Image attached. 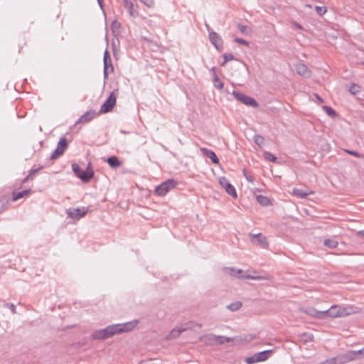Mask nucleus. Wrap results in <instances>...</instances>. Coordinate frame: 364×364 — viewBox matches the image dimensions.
I'll return each instance as SVG.
<instances>
[{
    "label": "nucleus",
    "mask_w": 364,
    "mask_h": 364,
    "mask_svg": "<svg viewBox=\"0 0 364 364\" xmlns=\"http://www.w3.org/2000/svg\"><path fill=\"white\" fill-rule=\"evenodd\" d=\"M121 331L118 325H110L104 329L95 331L92 336L94 339L105 340L114 335L120 333Z\"/></svg>",
    "instance_id": "f257e3e1"
},
{
    "label": "nucleus",
    "mask_w": 364,
    "mask_h": 364,
    "mask_svg": "<svg viewBox=\"0 0 364 364\" xmlns=\"http://www.w3.org/2000/svg\"><path fill=\"white\" fill-rule=\"evenodd\" d=\"M119 94V90L114 89L110 93L107 100L102 105L99 114H104L111 112L116 105L117 97Z\"/></svg>",
    "instance_id": "f03ea898"
},
{
    "label": "nucleus",
    "mask_w": 364,
    "mask_h": 364,
    "mask_svg": "<svg viewBox=\"0 0 364 364\" xmlns=\"http://www.w3.org/2000/svg\"><path fill=\"white\" fill-rule=\"evenodd\" d=\"M323 319L326 318L343 317L350 314L346 308H341L338 306L333 305L328 309L323 311Z\"/></svg>",
    "instance_id": "7ed1b4c3"
},
{
    "label": "nucleus",
    "mask_w": 364,
    "mask_h": 364,
    "mask_svg": "<svg viewBox=\"0 0 364 364\" xmlns=\"http://www.w3.org/2000/svg\"><path fill=\"white\" fill-rule=\"evenodd\" d=\"M177 182L173 179H168L156 186L154 194L159 196H164L171 189L176 187Z\"/></svg>",
    "instance_id": "20e7f679"
},
{
    "label": "nucleus",
    "mask_w": 364,
    "mask_h": 364,
    "mask_svg": "<svg viewBox=\"0 0 364 364\" xmlns=\"http://www.w3.org/2000/svg\"><path fill=\"white\" fill-rule=\"evenodd\" d=\"M232 95L240 102L245 105L257 108L259 106L258 102L252 97L247 96L242 92L233 91Z\"/></svg>",
    "instance_id": "39448f33"
},
{
    "label": "nucleus",
    "mask_w": 364,
    "mask_h": 364,
    "mask_svg": "<svg viewBox=\"0 0 364 364\" xmlns=\"http://www.w3.org/2000/svg\"><path fill=\"white\" fill-rule=\"evenodd\" d=\"M72 169L75 175L79 178L83 183H88L92 179V173L85 172L77 164H72Z\"/></svg>",
    "instance_id": "423d86ee"
},
{
    "label": "nucleus",
    "mask_w": 364,
    "mask_h": 364,
    "mask_svg": "<svg viewBox=\"0 0 364 364\" xmlns=\"http://www.w3.org/2000/svg\"><path fill=\"white\" fill-rule=\"evenodd\" d=\"M219 183L225 190L228 194L236 198L237 197L235 187L229 182L225 177L219 178Z\"/></svg>",
    "instance_id": "0eeeda50"
},
{
    "label": "nucleus",
    "mask_w": 364,
    "mask_h": 364,
    "mask_svg": "<svg viewBox=\"0 0 364 364\" xmlns=\"http://www.w3.org/2000/svg\"><path fill=\"white\" fill-rule=\"evenodd\" d=\"M195 326H197L199 328L202 327L201 323H196ZM193 326H194L193 323L191 322V323H187V326L185 328H178V329L174 328L170 331L168 335L166 336V338L168 340L176 338L180 336V334L182 332L186 331L188 329H191Z\"/></svg>",
    "instance_id": "6e6552de"
},
{
    "label": "nucleus",
    "mask_w": 364,
    "mask_h": 364,
    "mask_svg": "<svg viewBox=\"0 0 364 364\" xmlns=\"http://www.w3.org/2000/svg\"><path fill=\"white\" fill-rule=\"evenodd\" d=\"M87 208L83 207L82 208H77L73 209H68L67 210L66 213L68 217L73 219L79 220L80 218L84 217L87 214Z\"/></svg>",
    "instance_id": "1a4fd4ad"
},
{
    "label": "nucleus",
    "mask_w": 364,
    "mask_h": 364,
    "mask_svg": "<svg viewBox=\"0 0 364 364\" xmlns=\"http://www.w3.org/2000/svg\"><path fill=\"white\" fill-rule=\"evenodd\" d=\"M209 40L218 51L223 50V40L216 32L214 31L210 32Z\"/></svg>",
    "instance_id": "9d476101"
},
{
    "label": "nucleus",
    "mask_w": 364,
    "mask_h": 364,
    "mask_svg": "<svg viewBox=\"0 0 364 364\" xmlns=\"http://www.w3.org/2000/svg\"><path fill=\"white\" fill-rule=\"evenodd\" d=\"M98 114L95 110H89L87 111L84 114H82L78 120L76 122V124L79 123H87L91 120L95 119Z\"/></svg>",
    "instance_id": "9b49d317"
},
{
    "label": "nucleus",
    "mask_w": 364,
    "mask_h": 364,
    "mask_svg": "<svg viewBox=\"0 0 364 364\" xmlns=\"http://www.w3.org/2000/svg\"><path fill=\"white\" fill-rule=\"evenodd\" d=\"M135 1L136 0H124L123 3L124 7L132 17H136L139 15L138 11L134 9Z\"/></svg>",
    "instance_id": "f8f14e48"
},
{
    "label": "nucleus",
    "mask_w": 364,
    "mask_h": 364,
    "mask_svg": "<svg viewBox=\"0 0 364 364\" xmlns=\"http://www.w3.org/2000/svg\"><path fill=\"white\" fill-rule=\"evenodd\" d=\"M296 73L304 77H309L311 76V70L307 65L304 63H298L295 65Z\"/></svg>",
    "instance_id": "ddd939ff"
},
{
    "label": "nucleus",
    "mask_w": 364,
    "mask_h": 364,
    "mask_svg": "<svg viewBox=\"0 0 364 364\" xmlns=\"http://www.w3.org/2000/svg\"><path fill=\"white\" fill-rule=\"evenodd\" d=\"M252 242L260 245L262 248H266L268 246L267 237L261 233L252 235Z\"/></svg>",
    "instance_id": "4468645a"
},
{
    "label": "nucleus",
    "mask_w": 364,
    "mask_h": 364,
    "mask_svg": "<svg viewBox=\"0 0 364 364\" xmlns=\"http://www.w3.org/2000/svg\"><path fill=\"white\" fill-rule=\"evenodd\" d=\"M200 150L202 152V154L204 156L209 158L213 164H219V159L218 158V156H216V154H215V152L213 151L208 149L205 147H201L200 149Z\"/></svg>",
    "instance_id": "2eb2a0df"
},
{
    "label": "nucleus",
    "mask_w": 364,
    "mask_h": 364,
    "mask_svg": "<svg viewBox=\"0 0 364 364\" xmlns=\"http://www.w3.org/2000/svg\"><path fill=\"white\" fill-rule=\"evenodd\" d=\"M363 353H364V349L360 350L358 351L350 350V351H348L346 353H345L343 355H342L341 359L342 360L343 363L348 362V361L355 359L357 357V355L362 354Z\"/></svg>",
    "instance_id": "dca6fc26"
},
{
    "label": "nucleus",
    "mask_w": 364,
    "mask_h": 364,
    "mask_svg": "<svg viewBox=\"0 0 364 364\" xmlns=\"http://www.w3.org/2000/svg\"><path fill=\"white\" fill-rule=\"evenodd\" d=\"M136 324H137V321H129V322L124 323L122 324H117V325L119 326V328L122 330L120 331V333H121L123 332H129V331H132L136 327Z\"/></svg>",
    "instance_id": "f3484780"
},
{
    "label": "nucleus",
    "mask_w": 364,
    "mask_h": 364,
    "mask_svg": "<svg viewBox=\"0 0 364 364\" xmlns=\"http://www.w3.org/2000/svg\"><path fill=\"white\" fill-rule=\"evenodd\" d=\"M104 62V70H103V75H104V80H106L108 79V75L109 73L114 72V67L112 63V60H107V62Z\"/></svg>",
    "instance_id": "a211bd4d"
},
{
    "label": "nucleus",
    "mask_w": 364,
    "mask_h": 364,
    "mask_svg": "<svg viewBox=\"0 0 364 364\" xmlns=\"http://www.w3.org/2000/svg\"><path fill=\"white\" fill-rule=\"evenodd\" d=\"M223 270L229 274L240 279H242L244 275V272L242 269L235 270L232 267H224Z\"/></svg>",
    "instance_id": "6ab92c4d"
},
{
    "label": "nucleus",
    "mask_w": 364,
    "mask_h": 364,
    "mask_svg": "<svg viewBox=\"0 0 364 364\" xmlns=\"http://www.w3.org/2000/svg\"><path fill=\"white\" fill-rule=\"evenodd\" d=\"M306 314L314 318L323 319V311H318L314 308H309L305 311Z\"/></svg>",
    "instance_id": "aec40b11"
},
{
    "label": "nucleus",
    "mask_w": 364,
    "mask_h": 364,
    "mask_svg": "<svg viewBox=\"0 0 364 364\" xmlns=\"http://www.w3.org/2000/svg\"><path fill=\"white\" fill-rule=\"evenodd\" d=\"M107 162L109 166L113 168H116L122 166V161H120L119 159L115 156L108 157Z\"/></svg>",
    "instance_id": "412c9836"
},
{
    "label": "nucleus",
    "mask_w": 364,
    "mask_h": 364,
    "mask_svg": "<svg viewBox=\"0 0 364 364\" xmlns=\"http://www.w3.org/2000/svg\"><path fill=\"white\" fill-rule=\"evenodd\" d=\"M272 350H264L257 353H255L259 362L264 361L272 354Z\"/></svg>",
    "instance_id": "4be33fe9"
},
{
    "label": "nucleus",
    "mask_w": 364,
    "mask_h": 364,
    "mask_svg": "<svg viewBox=\"0 0 364 364\" xmlns=\"http://www.w3.org/2000/svg\"><path fill=\"white\" fill-rule=\"evenodd\" d=\"M201 341H203L206 344L214 345L216 344L215 336L213 334H208L200 338Z\"/></svg>",
    "instance_id": "5701e85b"
},
{
    "label": "nucleus",
    "mask_w": 364,
    "mask_h": 364,
    "mask_svg": "<svg viewBox=\"0 0 364 364\" xmlns=\"http://www.w3.org/2000/svg\"><path fill=\"white\" fill-rule=\"evenodd\" d=\"M31 189H27V190H23V191H22L21 192H18V193L14 192V193H13L12 200L16 201L18 199L22 198L26 196H28L31 193Z\"/></svg>",
    "instance_id": "b1692460"
},
{
    "label": "nucleus",
    "mask_w": 364,
    "mask_h": 364,
    "mask_svg": "<svg viewBox=\"0 0 364 364\" xmlns=\"http://www.w3.org/2000/svg\"><path fill=\"white\" fill-rule=\"evenodd\" d=\"M256 199H257V203L259 204H260L261 205L268 206L269 205L271 204L270 199L267 196H264L262 195H259L257 196Z\"/></svg>",
    "instance_id": "393cba45"
},
{
    "label": "nucleus",
    "mask_w": 364,
    "mask_h": 364,
    "mask_svg": "<svg viewBox=\"0 0 364 364\" xmlns=\"http://www.w3.org/2000/svg\"><path fill=\"white\" fill-rule=\"evenodd\" d=\"M68 146V143L66 138L65 136L61 137L58 143L57 148L64 153Z\"/></svg>",
    "instance_id": "a878e982"
},
{
    "label": "nucleus",
    "mask_w": 364,
    "mask_h": 364,
    "mask_svg": "<svg viewBox=\"0 0 364 364\" xmlns=\"http://www.w3.org/2000/svg\"><path fill=\"white\" fill-rule=\"evenodd\" d=\"M292 193H293V195H294L300 198H305L309 194L312 193V192L307 193V192L304 191L302 189L294 188Z\"/></svg>",
    "instance_id": "bb28decb"
},
{
    "label": "nucleus",
    "mask_w": 364,
    "mask_h": 364,
    "mask_svg": "<svg viewBox=\"0 0 364 364\" xmlns=\"http://www.w3.org/2000/svg\"><path fill=\"white\" fill-rule=\"evenodd\" d=\"M41 168H43V166H41V167H39L38 168H36V169H31L29 171V174L23 179L21 183L23 184V183H26L27 181H28L29 180L33 179V176L36 173H37Z\"/></svg>",
    "instance_id": "cd10ccee"
},
{
    "label": "nucleus",
    "mask_w": 364,
    "mask_h": 364,
    "mask_svg": "<svg viewBox=\"0 0 364 364\" xmlns=\"http://www.w3.org/2000/svg\"><path fill=\"white\" fill-rule=\"evenodd\" d=\"M242 306V303L239 301H236L232 302L227 306V309L230 310L231 311H235L239 310Z\"/></svg>",
    "instance_id": "c85d7f7f"
},
{
    "label": "nucleus",
    "mask_w": 364,
    "mask_h": 364,
    "mask_svg": "<svg viewBox=\"0 0 364 364\" xmlns=\"http://www.w3.org/2000/svg\"><path fill=\"white\" fill-rule=\"evenodd\" d=\"M233 339L229 337H225L223 336H215L216 344H223L225 342L229 343L232 341Z\"/></svg>",
    "instance_id": "c756f323"
},
{
    "label": "nucleus",
    "mask_w": 364,
    "mask_h": 364,
    "mask_svg": "<svg viewBox=\"0 0 364 364\" xmlns=\"http://www.w3.org/2000/svg\"><path fill=\"white\" fill-rule=\"evenodd\" d=\"M213 84L215 87H216L218 90H222L224 87V83L220 80L217 74H214Z\"/></svg>",
    "instance_id": "7c9ffc66"
},
{
    "label": "nucleus",
    "mask_w": 364,
    "mask_h": 364,
    "mask_svg": "<svg viewBox=\"0 0 364 364\" xmlns=\"http://www.w3.org/2000/svg\"><path fill=\"white\" fill-rule=\"evenodd\" d=\"M324 245L328 248L334 249L336 248L338 243L336 240L332 239H326L323 242Z\"/></svg>",
    "instance_id": "2f4dec72"
},
{
    "label": "nucleus",
    "mask_w": 364,
    "mask_h": 364,
    "mask_svg": "<svg viewBox=\"0 0 364 364\" xmlns=\"http://www.w3.org/2000/svg\"><path fill=\"white\" fill-rule=\"evenodd\" d=\"M8 203L9 199L7 198L5 196H1L0 198V213L7 208Z\"/></svg>",
    "instance_id": "473e14b6"
},
{
    "label": "nucleus",
    "mask_w": 364,
    "mask_h": 364,
    "mask_svg": "<svg viewBox=\"0 0 364 364\" xmlns=\"http://www.w3.org/2000/svg\"><path fill=\"white\" fill-rule=\"evenodd\" d=\"M242 279H254V280H261V279H268L269 277H264V276L244 274Z\"/></svg>",
    "instance_id": "72a5a7b5"
},
{
    "label": "nucleus",
    "mask_w": 364,
    "mask_h": 364,
    "mask_svg": "<svg viewBox=\"0 0 364 364\" xmlns=\"http://www.w3.org/2000/svg\"><path fill=\"white\" fill-rule=\"evenodd\" d=\"M263 156L266 160L269 161L277 162V158L269 151H264Z\"/></svg>",
    "instance_id": "f704fd0d"
},
{
    "label": "nucleus",
    "mask_w": 364,
    "mask_h": 364,
    "mask_svg": "<svg viewBox=\"0 0 364 364\" xmlns=\"http://www.w3.org/2000/svg\"><path fill=\"white\" fill-rule=\"evenodd\" d=\"M322 108L326 112V113L330 117H334L337 115L336 112L331 107L325 105L323 106Z\"/></svg>",
    "instance_id": "c9c22d12"
},
{
    "label": "nucleus",
    "mask_w": 364,
    "mask_h": 364,
    "mask_svg": "<svg viewBox=\"0 0 364 364\" xmlns=\"http://www.w3.org/2000/svg\"><path fill=\"white\" fill-rule=\"evenodd\" d=\"M223 58H224V60L223 63H220V65L221 66H225V64L230 61V60H235V57L234 55L232 54V53H226L223 55Z\"/></svg>",
    "instance_id": "e433bc0d"
},
{
    "label": "nucleus",
    "mask_w": 364,
    "mask_h": 364,
    "mask_svg": "<svg viewBox=\"0 0 364 364\" xmlns=\"http://www.w3.org/2000/svg\"><path fill=\"white\" fill-rule=\"evenodd\" d=\"M63 154V152L61 151L59 149L56 147V149L53 151L52 154L50 156V159L55 160L62 156Z\"/></svg>",
    "instance_id": "4c0bfd02"
},
{
    "label": "nucleus",
    "mask_w": 364,
    "mask_h": 364,
    "mask_svg": "<svg viewBox=\"0 0 364 364\" xmlns=\"http://www.w3.org/2000/svg\"><path fill=\"white\" fill-rule=\"evenodd\" d=\"M315 10L318 16H322L323 15H324L326 13L327 8L326 6H316L315 7Z\"/></svg>",
    "instance_id": "58836bf2"
},
{
    "label": "nucleus",
    "mask_w": 364,
    "mask_h": 364,
    "mask_svg": "<svg viewBox=\"0 0 364 364\" xmlns=\"http://www.w3.org/2000/svg\"><path fill=\"white\" fill-rule=\"evenodd\" d=\"M120 28L121 23L117 20H114L111 24V28L113 32L119 31Z\"/></svg>",
    "instance_id": "ea45409f"
},
{
    "label": "nucleus",
    "mask_w": 364,
    "mask_h": 364,
    "mask_svg": "<svg viewBox=\"0 0 364 364\" xmlns=\"http://www.w3.org/2000/svg\"><path fill=\"white\" fill-rule=\"evenodd\" d=\"M264 141V137L260 135L257 134L254 136L255 143L259 146H261L262 144H263Z\"/></svg>",
    "instance_id": "a19ab883"
},
{
    "label": "nucleus",
    "mask_w": 364,
    "mask_h": 364,
    "mask_svg": "<svg viewBox=\"0 0 364 364\" xmlns=\"http://www.w3.org/2000/svg\"><path fill=\"white\" fill-rule=\"evenodd\" d=\"M245 362L247 364H253L255 363L259 362L257 357L256 354L253 355L252 356L248 357L245 359Z\"/></svg>",
    "instance_id": "79ce46f5"
},
{
    "label": "nucleus",
    "mask_w": 364,
    "mask_h": 364,
    "mask_svg": "<svg viewBox=\"0 0 364 364\" xmlns=\"http://www.w3.org/2000/svg\"><path fill=\"white\" fill-rule=\"evenodd\" d=\"M349 92L353 95H356L360 92V87L355 84H352L349 89Z\"/></svg>",
    "instance_id": "37998d69"
},
{
    "label": "nucleus",
    "mask_w": 364,
    "mask_h": 364,
    "mask_svg": "<svg viewBox=\"0 0 364 364\" xmlns=\"http://www.w3.org/2000/svg\"><path fill=\"white\" fill-rule=\"evenodd\" d=\"M242 171H243L244 176L248 181H250V182L254 181V176L250 173H249L246 168H244Z\"/></svg>",
    "instance_id": "c03bdc74"
},
{
    "label": "nucleus",
    "mask_w": 364,
    "mask_h": 364,
    "mask_svg": "<svg viewBox=\"0 0 364 364\" xmlns=\"http://www.w3.org/2000/svg\"><path fill=\"white\" fill-rule=\"evenodd\" d=\"M237 28L239 29V31L243 33V34H248V27L247 26H245V25H242V24H238L237 25Z\"/></svg>",
    "instance_id": "a18cd8bd"
},
{
    "label": "nucleus",
    "mask_w": 364,
    "mask_h": 364,
    "mask_svg": "<svg viewBox=\"0 0 364 364\" xmlns=\"http://www.w3.org/2000/svg\"><path fill=\"white\" fill-rule=\"evenodd\" d=\"M4 307L6 308H9V309L11 310V311L15 314H16V306L14 304H11V303H6L4 305Z\"/></svg>",
    "instance_id": "49530a36"
},
{
    "label": "nucleus",
    "mask_w": 364,
    "mask_h": 364,
    "mask_svg": "<svg viewBox=\"0 0 364 364\" xmlns=\"http://www.w3.org/2000/svg\"><path fill=\"white\" fill-rule=\"evenodd\" d=\"M346 152H347L348 154L352 155V156H354L355 157H358V158H363L364 156L363 154H360V153L355 151H352V150H345Z\"/></svg>",
    "instance_id": "de8ad7c7"
},
{
    "label": "nucleus",
    "mask_w": 364,
    "mask_h": 364,
    "mask_svg": "<svg viewBox=\"0 0 364 364\" xmlns=\"http://www.w3.org/2000/svg\"><path fill=\"white\" fill-rule=\"evenodd\" d=\"M140 1L144 4L149 8H152L154 6V0H140Z\"/></svg>",
    "instance_id": "09e8293b"
},
{
    "label": "nucleus",
    "mask_w": 364,
    "mask_h": 364,
    "mask_svg": "<svg viewBox=\"0 0 364 364\" xmlns=\"http://www.w3.org/2000/svg\"><path fill=\"white\" fill-rule=\"evenodd\" d=\"M235 42H236L237 43H239V44H241V45H244V46H249V42L247 41L245 39H242V38H235Z\"/></svg>",
    "instance_id": "8fccbe9b"
},
{
    "label": "nucleus",
    "mask_w": 364,
    "mask_h": 364,
    "mask_svg": "<svg viewBox=\"0 0 364 364\" xmlns=\"http://www.w3.org/2000/svg\"><path fill=\"white\" fill-rule=\"evenodd\" d=\"M85 172H90L92 173V178L94 177V171L92 169V163L91 162H89L87 165V168L85 170Z\"/></svg>",
    "instance_id": "3c124183"
},
{
    "label": "nucleus",
    "mask_w": 364,
    "mask_h": 364,
    "mask_svg": "<svg viewBox=\"0 0 364 364\" xmlns=\"http://www.w3.org/2000/svg\"><path fill=\"white\" fill-rule=\"evenodd\" d=\"M321 364H338L337 358H333L329 360H326L325 362Z\"/></svg>",
    "instance_id": "603ef678"
},
{
    "label": "nucleus",
    "mask_w": 364,
    "mask_h": 364,
    "mask_svg": "<svg viewBox=\"0 0 364 364\" xmlns=\"http://www.w3.org/2000/svg\"><path fill=\"white\" fill-rule=\"evenodd\" d=\"M107 60H112L109 53L107 50H105L104 53L103 61L107 62Z\"/></svg>",
    "instance_id": "864d4df0"
},
{
    "label": "nucleus",
    "mask_w": 364,
    "mask_h": 364,
    "mask_svg": "<svg viewBox=\"0 0 364 364\" xmlns=\"http://www.w3.org/2000/svg\"><path fill=\"white\" fill-rule=\"evenodd\" d=\"M304 336L306 337V339H305V341L307 342V341H313V336H309L306 333H304L303 334Z\"/></svg>",
    "instance_id": "5fc2aeb1"
},
{
    "label": "nucleus",
    "mask_w": 364,
    "mask_h": 364,
    "mask_svg": "<svg viewBox=\"0 0 364 364\" xmlns=\"http://www.w3.org/2000/svg\"><path fill=\"white\" fill-rule=\"evenodd\" d=\"M357 235L364 240V230H360L357 232Z\"/></svg>",
    "instance_id": "6e6d98bb"
},
{
    "label": "nucleus",
    "mask_w": 364,
    "mask_h": 364,
    "mask_svg": "<svg viewBox=\"0 0 364 364\" xmlns=\"http://www.w3.org/2000/svg\"><path fill=\"white\" fill-rule=\"evenodd\" d=\"M315 96L319 102H323V100L318 94H315Z\"/></svg>",
    "instance_id": "4d7b16f0"
},
{
    "label": "nucleus",
    "mask_w": 364,
    "mask_h": 364,
    "mask_svg": "<svg viewBox=\"0 0 364 364\" xmlns=\"http://www.w3.org/2000/svg\"><path fill=\"white\" fill-rule=\"evenodd\" d=\"M205 28H206L207 31L210 33V32L211 31H213V29L210 27V26L207 23H205Z\"/></svg>",
    "instance_id": "13d9d810"
},
{
    "label": "nucleus",
    "mask_w": 364,
    "mask_h": 364,
    "mask_svg": "<svg viewBox=\"0 0 364 364\" xmlns=\"http://www.w3.org/2000/svg\"><path fill=\"white\" fill-rule=\"evenodd\" d=\"M294 26H295L297 28H299V29H301V28H302V26H301L299 23H296V22H294Z\"/></svg>",
    "instance_id": "bf43d9fd"
},
{
    "label": "nucleus",
    "mask_w": 364,
    "mask_h": 364,
    "mask_svg": "<svg viewBox=\"0 0 364 364\" xmlns=\"http://www.w3.org/2000/svg\"><path fill=\"white\" fill-rule=\"evenodd\" d=\"M211 72H213V75L214 76V74H216V69L215 67H213L211 68Z\"/></svg>",
    "instance_id": "052dcab7"
},
{
    "label": "nucleus",
    "mask_w": 364,
    "mask_h": 364,
    "mask_svg": "<svg viewBox=\"0 0 364 364\" xmlns=\"http://www.w3.org/2000/svg\"><path fill=\"white\" fill-rule=\"evenodd\" d=\"M97 2L99 4V5L100 6V7L102 8L103 0H97Z\"/></svg>",
    "instance_id": "680f3d73"
},
{
    "label": "nucleus",
    "mask_w": 364,
    "mask_h": 364,
    "mask_svg": "<svg viewBox=\"0 0 364 364\" xmlns=\"http://www.w3.org/2000/svg\"><path fill=\"white\" fill-rule=\"evenodd\" d=\"M306 6L308 8H311V5H310V4H306Z\"/></svg>",
    "instance_id": "e2e57ef3"
},
{
    "label": "nucleus",
    "mask_w": 364,
    "mask_h": 364,
    "mask_svg": "<svg viewBox=\"0 0 364 364\" xmlns=\"http://www.w3.org/2000/svg\"><path fill=\"white\" fill-rule=\"evenodd\" d=\"M139 364H144V363H143V362H141V363H139Z\"/></svg>",
    "instance_id": "0e129e2a"
},
{
    "label": "nucleus",
    "mask_w": 364,
    "mask_h": 364,
    "mask_svg": "<svg viewBox=\"0 0 364 364\" xmlns=\"http://www.w3.org/2000/svg\"><path fill=\"white\" fill-rule=\"evenodd\" d=\"M363 65H364V62L363 63Z\"/></svg>",
    "instance_id": "69168bd1"
}]
</instances>
